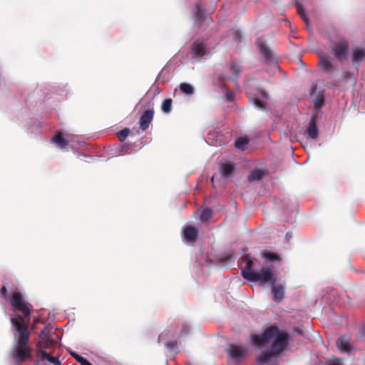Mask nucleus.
Instances as JSON below:
<instances>
[{
    "mask_svg": "<svg viewBox=\"0 0 365 365\" xmlns=\"http://www.w3.org/2000/svg\"><path fill=\"white\" fill-rule=\"evenodd\" d=\"M9 299L14 311L23 314H16L11 319V323L17 333L12 357L16 363L20 364L31 357L32 349L28 346L30 336L28 326L31 319V307L24 302L22 294L18 290L12 294Z\"/></svg>",
    "mask_w": 365,
    "mask_h": 365,
    "instance_id": "f257e3e1",
    "label": "nucleus"
},
{
    "mask_svg": "<svg viewBox=\"0 0 365 365\" xmlns=\"http://www.w3.org/2000/svg\"><path fill=\"white\" fill-rule=\"evenodd\" d=\"M289 336L285 331L280 330L277 326L268 327L262 334H253L252 342L259 348L271 344L270 349L260 354L257 358L258 365H264L273 359L278 358L287 349Z\"/></svg>",
    "mask_w": 365,
    "mask_h": 365,
    "instance_id": "f03ea898",
    "label": "nucleus"
},
{
    "mask_svg": "<svg viewBox=\"0 0 365 365\" xmlns=\"http://www.w3.org/2000/svg\"><path fill=\"white\" fill-rule=\"evenodd\" d=\"M242 262L245 264L242 270V276L250 282H258L260 284H264L267 282L273 283L276 280V276L273 271L268 267H263L260 272H255L252 268V259L248 256L245 255L242 257Z\"/></svg>",
    "mask_w": 365,
    "mask_h": 365,
    "instance_id": "7ed1b4c3",
    "label": "nucleus"
},
{
    "mask_svg": "<svg viewBox=\"0 0 365 365\" xmlns=\"http://www.w3.org/2000/svg\"><path fill=\"white\" fill-rule=\"evenodd\" d=\"M349 43L345 38H341L332 45V53L334 56L340 61H344L347 58L349 53Z\"/></svg>",
    "mask_w": 365,
    "mask_h": 365,
    "instance_id": "20e7f679",
    "label": "nucleus"
},
{
    "mask_svg": "<svg viewBox=\"0 0 365 365\" xmlns=\"http://www.w3.org/2000/svg\"><path fill=\"white\" fill-rule=\"evenodd\" d=\"M257 45L267 62L273 63L276 61V56L273 51L267 46L263 37L258 38Z\"/></svg>",
    "mask_w": 365,
    "mask_h": 365,
    "instance_id": "39448f33",
    "label": "nucleus"
},
{
    "mask_svg": "<svg viewBox=\"0 0 365 365\" xmlns=\"http://www.w3.org/2000/svg\"><path fill=\"white\" fill-rule=\"evenodd\" d=\"M227 351L230 358L236 362H239L247 354V349L242 346L230 344Z\"/></svg>",
    "mask_w": 365,
    "mask_h": 365,
    "instance_id": "423d86ee",
    "label": "nucleus"
},
{
    "mask_svg": "<svg viewBox=\"0 0 365 365\" xmlns=\"http://www.w3.org/2000/svg\"><path fill=\"white\" fill-rule=\"evenodd\" d=\"M39 337L41 340L37 345L40 349H49L53 346L55 343L54 339H52L47 329H44L41 331Z\"/></svg>",
    "mask_w": 365,
    "mask_h": 365,
    "instance_id": "0eeeda50",
    "label": "nucleus"
},
{
    "mask_svg": "<svg viewBox=\"0 0 365 365\" xmlns=\"http://www.w3.org/2000/svg\"><path fill=\"white\" fill-rule=\"evenodd\" d=\"M272 294L274 302H282L285 296L284 286L276 280L274 281L272 284Z\"/></svg>",
    "mask_w": 365,
    "mask_h": 365,
    "instance_id": "6e6552de",
    "label": "nucleus"
},
{
    "mask_svg": "<svg viewBox=\"0 0 365 365\" xmlns=\"http://www.w3.org/2000/svg\"><path fill=\"white\" fill-rule=\"evenodd\" d=\"M319 66L324 71L327 73L338 71L337 66L331 61L330 58L323 54L319 56Z\"/></svg>",
    "mask_w": 365,
    "mask_h": 365,
    "instance_id": "1a4fd4ad",
    "label": "nucleus"
},
{
    "mask_svg": "<svg viewBox=\"0 0 365 365\" xmlns=\"http://www.w3.org/2000/svg\"><path fill=\"white\" fill-rule=\"evenodd\" d=\"M195 19L199 22L209 23L212 21L210 16L206 13L205 10L201 8L200 4L197 3L195 5V10L193 11Z\"/></svg>",
    "mask_w": 365,
    "mask_h": 365,
    "instance_id": "9d476101",
    "label": "nucleus"
},
{
    "mask_svg": "<svg viewBox=\"0 0 365 365\" xmlns=\"http://www.w3.org/2000/svg\"><path fill=\"white\" fill-rule=\"evenodd\" d=\"M154 112L151 109L146 110L144 111L143 115L140 118V128L145 131L146 130L150 125V123L152 122L153 119Z\"/></svg>",
    "mask_w": 365,
    "mask_h": 365,
    "instance_id": "9b49d317",
    "label": "nucleus"
},
{
    "mask_svg": "<svg viewBox=\"0 0 365 365\" xmlns=\"http://www.w3.org/2000/svg\"><path fill=\"white\" fill-rule=\"evenodd\" d=\"M365 58V49L360 47H355L352 50L351 62L353 65L358 66Z\"/></svg>",
    "mask_w": 365,
    "mask_h": 365,
    "instance_id": "f8f14e48",
    "label": "nucleus"
},
{
    "mask_svg": "<svg viewBox=\"0 0 365 365\" xmlns=\"http://www.w3.org/2000/svg\"><path fill=\"white\" fill-rule=\"evenodd\" d=\"M183 236L187 242H195L198 236V230L194 226H187L184 230Z\"/></svg>",
    "mask_w": 365,
    "mask_h": 365,
    "instance_id": "ddd939ff",
    "label": "nucleus"
},
{
    "mask_svg": "<svg viewBox=\"0 0 365 365\" xmlns=\"http://www.w3.org/2000/svg\"><path fill=\"white\" fill-rule=\"evenodd\" d=\"M192 53L195 57H202L206 53V46L202 41H195L192 45Z\"/></svg>",
    "mask_w": 365,
    "mask_h": 365,
    "instance_id": "4468645a",
    "label": "nucleus"
},
{
    "mask_svg": "<svg viewBox=\"0 0 365 365\" xmlns=\"http://www.w3.org/2000/svg\"><path fill=\"white\" fill-rule=\"evenodd\" d=\"M307 133L309 138L312 139H317L319 135V130L317 126V120L314 116H312L309 122Z\"/></svg>",
    "mask_w": 365,
    "mask_h": 365,
    "instance_id": "2eb2a0df",
    "label": "nucleus"
},
{
    "mask_svg": "<svg viewBox=\"0 0 365 365\" xmlns=\"http://www.w3.org/2000/svg\"><path fill=\"white\" fill-rule=\"evenodd\" d=\"M337 347L341 351L349 352L352 347L349 344V339L346 336H341L336 341Z\"/></svg>",
    "mask_w": 365,
    "mask_h": 365,
    "instance_id": "dca6fc26",
    "label": "nucleus"
},
{
    "mask_svg": "<svg viewBox=\"0 0 365 365\" xmlns=\"http://www.w3.org/2000/svg\"><path fill=\"white\" fill-rule=\"evenodd\" d=\"M220 171L222 176L229 178L234 173L235 168L231 163H222L220 165Z\"/></svg>",
    "mask_w": 365,
    "mask_h": 365,
    "instance_id": "f3484780",
    "label": "nucleus"
},
{
    "mask_svg": "<svg viewBox=\"0 0 365 365\" xmlns=\"http://www.w3.org/2000/svg\"><path fill=\"white\" fill-rule=\"evenodd\" d=\"M52 140L60 148H64L68 145V141L64 139L63 135L61 132H57Z\"/></svg>",
    "mask_w": 365,
    "mask_h": 365,
    "instance_id": "a211bd4d",
    "label": "nucleus"
},
{
    "mask_svg": "<svg viewBox=\"0 0 365 365\" xmlns=\"http://www.w3.org/2000/svg\"><path fill=\"white\" fill-rule=\"evenodd\" d=\"M262 257L267 262H279L281 261V259L277 254H276L274 252H269V251L264 252L262 253Z\"/></svg>",
    "mask_w": 365,
    "mask_h": 365,
    "instance_id": "6ab92c4d",
    "label": "nucleus"
},
{
    "mask_svg": "<svg viewBox=\"0 0 365 365\" xmlns=\"http://www.w3.org/2000/svg\"><path fill=\"white\" fill-rule=\"evenodd\" d=\"M242 71L241 66L239 63L232 61L230 66V71L234 74L232 79L237 81V78Z\"/></svg>",
    "mask_w": 365,
    "mask_h": 365,
    "instance_id": "aec40b11",
    "label": "nucleus"
},
{
    "mask_svg": "<svg viewBox=\"0 0 365 365\" xmlns=\"http://www.w3.org/2000/svg\"><path fill=\"white\" fill-rule=\"evenodd\" d=\"M180 90L185 95L191 96L194 93V88L192 85L187 83H181L179 86Z\"/></svg>",
    "mask_w": 365,
    "mask_h": 365,
    "instance_id": "412c9836",
    "label": "nucleus"
},
{
    "mask_svg": "<svg viewBox=\"0 0 365 365\" xmlns=\"http://www.w3.org/2000/svg\"><path fill=\"white\" fill-rule=\"evenodd\" d=\"M41 358L42 359H46L49 362L56 364V365H61V361L58 359L50 355L45 351H41Z\"/></svg>",
    "mask_w": 365,
    "mask_h": 365,
    "instance_id": "4be33fe9",
    "label": "nucleus"
},
{
    "mask_svg": "<svg viewBox=\"0 0 365 365\" xmlns=\"http://www.w3.org/2000/svg\"><path fill=\"white\" fill-rule=\"evenodd\" d=\"M263 176L264 173L262 170H254L250 174L248 177V180L249 182L260 180L263 178Z\"/></svg>",
    "mask_w": 365,
    "mask_h": 365,
    "instance_id": "5701e85b",
    "label": "nucleus"
},
{
    "mask_svg": "<svg viewBox=\"0 0 365 365\" xmlns=\"http://www.w3.org/2000/svg\"><path fill=\"white\" fill-rule=\"evenodd\" d=\"M173 101L171 98L165 99L161 105L162 111L165 113H169L172 110Z\"/></svg>",
    "mask_w": 365,
    "mask_h": 365,
    "instance_id": "b1692460",
    "label": "nucleus"
},
{
    "mask_svg": "<svg viewBox=\"0 0 365 365\" xmlns=\"http://www.w3.org/2000/svg\"><path fill=\"white\" fill-rule=\"evenodd\" d=\"M249 143V140L247 138L240 137L238 138L235 143L236 148L244 150L245 146Z\"/></svg>",
    "mask_w": 365,
    "mask_h": 365,
    "instance_id": "393cba45",
    "label": "nucleus"
},
{
    "mask_svg": "<svg viewBox=\"0 0 365 365\" xmlns=\"http://www.w3.org/2000/svg\"><path fill=\"white\" fill-rule=\"evenodd\" d=\"M295 5H296V9H297V11L298 14L302 17V20L305 23H307L308 18H307V16L306 14L305 10L303 8V6L298 2H296Z\"/></svg>",
    "mask_w": 365,
    "mask_h": 365,
    "instance_id": "a878e982",
    "label": "nucleus"
},
{
    "mask_svg": "<svg viewBox=\"0 0 365 365\" xmlns=\"http://www.w3.org/2000/svg\"><path fill=\"white\" fill-rule=\"evenodd\" d=\"M71 355L81 365H93L91 362H89L84 357L78 355L76 352H71Z\"/></svg>",
    "mask_w": 365,
    "mask_h": 365,
    "instance_id": "bb28decb",
    "label": "nucleus"
},
{
    "mask_svg": "<svg viewBox=\"0 0 365 365\" xmlns=\"http://www.w3.org/2000/svg\"><path fill=\"white\" fill-rule=\"evenodd\" d=\"M211 215H212V210L209 208L205 209L201 212V214L200 215V220L202 222H205V221L208 220V219L211 217Z\"/></svg>",
    "mask_w": 365,
    "mask_h": 365,
    "instance_id": "cd10ccee",
    "label": "nucleus"
},
{
    "mask_svg": "<svg viewBox=\"0 0 365 365\" xmlns=\"http://www.w3.org/2000/svg\"><path fill=\"white\" fill-rule=\"evenodd\" d=\"M324 103V96L321 94L318 95L314 101V106L317 109H320Z\"/></svg>",
    "mask_w": 365,
    "mask_h": 365,
    "instance_id": "c85d7f7f",
    "label": "nucleus"
},
{
    "mask_svg": "<svg viewBox=\"0 0 365 365\" xmlns=\"http://www.w3.org/2000/svg\"><path fill=\"white\" fill-rule=\"evenodd\" d=\"M130 130L128 128H124L120 131L118 138L120 141H123L129 135Z\"/></svg>",
    "mask_w": 365,
    "mask_h": 365,
    "instance_id": "c756f323",
    "label": "nucleus"
},
{
    "mask_svg": "<svg viewBox=\"0 0 365 365\" xmlns=\"http://www.w3.org/2000/svg\"><path fill=\"white\" fill-rule=\"evenodd\" d=\"M165 345L169 349H175L178 347V343L175 341H169Z\"/></svg>",
    "mask_w": 365,
    "mask_h": 365,
    "instance_id": "7c9ffc66",
    "label": "nucleus"
},
{
    "mask_svg": "<svg viewBox=\"0 0 365 365\" xmlns=\"http://www.w3.org/2000/svg\"><path fill=\"white\" fill-rule=\"evenodd\" d=\"M233 39L236 42H240L242 39V35L239 31H235L233 36Z\"/></svg>",
    "mask_w": 365,
    "mask_h": 365,
    "instance_id": "2f4dec72",
    "label": "nucleus"
},
{
    "mask_svg": "<svg viewBox=\"0 0 365 365\" xmlns=\"http://www.w3.org/2000/svg\"><path fill=\"white\" fill-rule=\"evenodd\" d=\"M226 98L227 101H232L234 100V93L231 91H226L225 93Z\"/></svg>",
    "mask_w": 365,
    "mask_h": 365,
    "instance_id": "473e14b6",
    "label": "nucleus"
},
{
    "mask_svg": "<svg viewBox=\"0 0 365 365\" xmlns=\"http://www.w3.org/2000/svg\"><path fill=\"white\" fill-rule=\"evenodd\" d=\"M0 293L3 297H4L5 299H7V289L5 286L1 287Z\"/></svg>",
    "mask_w": 365,
    "mask_h": 365,
    "instance_id": "72a5a7b5",
    "label": "nucleus"
},
{
    "mask_svg": "<svg viewBox=\"0 0 365 365\" xmlns=\"http://www.w3.org/2000/svg\"><path fill=\"white\" fill-rule=\"evenodd\" d=\"M189 331H190L189 327L187 325H185V326H183V327L182 329L180 335L187 334L189 332Z\"/></svg>",
    "mask_w": 365,
    "mask_h": 365,
    "instance_id": "f704fd0d",
    "label": "nucleus"
},
{
    "mask_svg": "<svg viewBox=\"0 0 365 365\" xmlns=\"http://www.w3.org/2000/svg\"><path fill=\"white\" fill-rule=\"evenodd\" d=\"M328 365H341V364L339 359H334L329 361Z\"/></svg>",
    "mask_w": 365,
    "mask_h": 365,
    "instance_id": "c9c22d12",
    "label": "nucleus"
},
{
    "mask_svg": "<svg viewBox=\"0 0 365 365\" xmlns=\"http://www.w3.org/2000/svg\"><path fill=\"white\" fill-rule=\"evenodd\" d=\"M255 105L257 106H258L260 108H264L262 102L260 100L257 99V98L255 99Z\"/></svg>",
    "mask_w": 365,
    "mask_h": 365,
    "instance_id": "e433bc0d",
    "label": "nucleus"
},
{
    "mask_svg": "<svg viewBox=\"0 0 365 365\" xmlns=\"http://www.w3.org/2000/svg\"><path fill=\"white\" fill-rule=\"evenodd\" d=\"M227 78H228V77L224 74H221L218 77V79L221 83H223Z\"/></svg>",
    "mask_w": 365,
    "mask_h": 365,
    "instance_id": "4c0bfd02",
    "label": "nucleus"
},
{
    "mask_svg": "<svg viewBox=\"0 0 365 365\" xmlns=\"http://www.w3.org/2000/svg\"><path fill=\"white\" fill-rule=\"evenodd\" d=\"M261 93L263 98H267V93L264 91H262Z\"/></svg>",
    "mask_w": 365,
    "mask_h": 365,
    "instance_id": "58836bf2",
    "label": "nucleus"
},
{
    "mask_svg": "<svg viewBox=\"0 0 365 365\" xmlns=\"http://www.w3.org/2000/svg\"><path fill=\"white\" fill-rule=\"evenodd\" d=\"M361 333H362V335L365 337V326L362 329Z\"/></svg>",
    "mask_w": 365,
    "mask_h": 365,
    "instance_id": "ea45409f",
    "label": "nucleus"
},
{
    "mask_svg": "<svg viewBox=\"0 0 365 365\" xmlns=\"http://www.w3.org/2000/svg\"><path fill=\"white\" fill-rule=\"evenodd\" d=\"M231 258V255H229L226 257V259H225V260H228Z\"/></svg>",
    "mask_w": 365,
    "mask_h": 365,
    "instance_id": "a19ab883",
    "label": "nucleus"
},
{
    "mask_svg": "<svg viewBox=\"0 0 365 365\" xmlns=\"http://www.w3.org/2000/svg\"><path fill=\"white\" fill-rule=\"evenodd\" d=\"M211 182H212V183H213V182H214V177H212V178H211Z\"/></svg>",
    "mask_w": 365,
    "mask_h": 365,
    "instance_id": "79ce46f5",
    "label": "nucleus"
},
{
    "mask_svg": "<svg viewBox=\"0 0 365 365\" xmlns=\"http://www.w3.org/2000/svg\"><path fill=\"white\" fill-rule=\"evenodd\" d=\"M272 365H276V364H272Z\"/></svg>",
    "mask_w": 365,
    "mask_h": 365,
    "instance_id": "37998d69",
    "label": "nucleus"
}]
</instances>
